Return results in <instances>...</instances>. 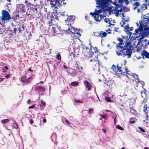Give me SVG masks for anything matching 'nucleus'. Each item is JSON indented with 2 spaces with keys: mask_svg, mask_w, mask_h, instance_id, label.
Instances as JSON below:
<instances>
[{
  "mask_svg": "<svg viewBox=\"0 0 149 149\" xmlns=\"http://www.w3.org/2000/svg\"><path fill=\"white\" fill-rule=\"evenodd\" d=\"M145 22H145L144 21H140L139 22V23H140V25H139V29L140 30L141 32H142V31L143 30V28H144L145 26H146V25L147 24H146L145 25H144V23H144L145 24H146L145 23Z\"/></svg>",
  "mask_w": 149,
  "mask_h": 149,
  "instance_id": "13",
  "label": "nucleus"
},
{
  "mask_svg": "<svg viewBox=\"0 0 149 149\" xmlns=\"http://www.w3.org/2000/svg\"><path fill=\"white\" fill-rule=\"evenodd\" d=\"M45 87L42 86H38L36 87L35 88V90L38 91V93L40 94L41 95L42 94V92L45 90Z\"/></svg>",
  "mask_w": 149,
  "mask_h": 149,
  "instance_id": "10",
  "label": "nucleus"
},
{
  "mask_svg": "<svg viewBox=\"0 0 149 149\" xmlns=\"http://www.w3.org/2000/svg\"><path fill=\"white\" fill-rule=\"evenodd\" d=\"M32 77H29L28 78L26 79V82L28 83H30L32 80Z\"/></svg>",
  "mask_w": 149,
  "mask_h": 149,
  "instance_id": "33",
  "label": "nucleus"
},
{
  "mask_svg": "<svg viewBox=\"0 0 149 149\" xmlns=\"http://www.w3.org/2000/svg\"><path fill=\"white\" fill-rule=\"evenodd\" d=\"M114 30L115 31H117V30L118 29V28L116 27L114 28Z\"/></svg>",
  "mask_w": 149,
  "mask_h": 149,
  "instance_id": "63",
  "label": "nucleus"
},
{
  "mask_svg": "<svg viewBox=\"0 0 149 149\" xmlns=\"http://www.w3.org/2000/svg\"><path fill=\"white\" fill-rule=\"evenodd\" d=\"M95 14H99L100 13L102 12V10L101 9L98 10H97V9H95Z\"/></svg>",
  "mask_w": 149,
  "mask_h": 149,
  "instance_id": "34",
  "label": "nucleus"
},
{
  "mask_svg": "<svg viewBox=\"0 0 149 149\" xmlns=\"http://www.w3.org/2000/svg\"><path fill=\"white\" fill-rule=\"evenodd\" d=\"M129 3V1L127 0H126L125 1V4L126 5H127Z\"/></svg>",
  "mask_w": 149,
  "mask_h": 149,
  "instance_id": "62",
  "label": "nucleus"
},
{
  "mask_svg": "<svg viewBox=\"0 0 149 149\" xmlns=\"http://www.w3.org/2000/svg\"><path fill=\"white\" fill-rule=\"evenodd\" d=\"M99 35H100L101 37H104L107 36V33L105 31L102 32L101 31Z\"/></svg>",
  "mask_w": 149,
  "mask_h": 149,
  "instance_id": "22",
  "label": "nucleus"
},
{
  "mask_svg": "<svg viewBox=\"0 0 149 149\" xmlns=\"http://www.w3.org/2000/svg\"><path fill=\"white\" fill-rule=\"evenodd\" d=\"M63 3V4L64 5H65L66 4V3L65 2V0H62L61 1V3Z\"/></svg>",
  "mask_w": 149,
  "mask_h": 149,
  "instance_id": "51",
  "label": "nucleus"
},
{
  "mask_svg": "<svg viewBox=\"0 0 149 149\" xmlns=\"http://www.w3.org/2000/svg\"><path fill=\"white\" fill-rule=\"evenodd\" d=\"M49 32L50 33L51 35H55V34H58L61 33V29L60 28L58 27V25L54 26H52L51 29H49Z\"/></svg>",
  "mask_w": 149,
  "mask_h": 149,
  "instance_id": "3",
  "label": "nucleus"
},
{
  "mask_svg": "<svg viewBox=\"0 0 149 149\" xmlns=\"http://www.w3.org/2000/svg\"><path fill=\"white\" fill-rule=\"evenodd\" d=\"M75 102L77 103H83V102L81 100H74Z\"/></svg>",
  "mask_w": 149,
  "mask_h": 149,
  "instance_id": "42",
  "label": "nucleus"
},
{
  "mask_svg": "<svg viewBox=\"0 0 149 149\" xmlns=\"http://www.w3.org/2000/svg\"><path fill=\"white\" fill-rule=\"evenodd\" d=\"M71 31L72 33V34L74 35L77 34L78 35V37H79L81 36V34L79 32L77 28H73L71 29Z\"/></svg>",
  "mask_w": 149,
  "mask_h": 149,
  "instance_id": "12",
  "label": "nucleus"
},
{
  "mask_svg": "<svg viewBox=\"0 0 149 149\" xmlns=\"http://www.w3.org/2000/svg\"><path fill=\"white\" fill-rule=\"evenodd\" d=\"M133 29V27H131L129 29V31H132Z\"/></svg>",
  "mask_w": 149,
  "mask_h": 149,
  "instance_id": "64",
  "label": "nucleus"
},
{
  "mask_svg": "<svg viewBox=\"0 0 149 149\" xmlns=\"http://www.w3.org/2000/svg\"><path fill=\"white\" fill-rule=\"evenodd\" d=\"M147 8V5L145 4L141 5L140 6V9L142 10H144Z\"/></svg>",
  "mask_w": 149,
  "mask_h": 149,
  "instance_id": "24",
  "label": "nucleus"
},
{
  "mask_svg": "<svg viewBox=\"0 0 149 149\" xmlns=\"http://www.w3.org/2000/svg\"><path fill=\"white\" fill-rule=\"evenodd\" d=\"M47 1H49L50 2V4L51 5L52 8H54V9L56 8H57V7L56 6L55 4H53L52 0H47Z\"/></svg>",
  "mask_w": 149,
  "mask_h": 149,
  "instance_id": "23",
  "label": "nucleus"
},
{
  "mask_svg": "<svg viewBox=\"0 0 149 149\" xmlns=\"http://www.w3.org/2000/svg\"><path fill=\"white\" fill-rule=\"evenodd\" d=\"M123 44V43L120 42L118 44L117 46L118 51H116V53L118 56L121 55L127 56L128 58H130L132 53V50L124 49V47L121 46Z\"/></svg>",
  "mask_w": 149,
  "mask_h": 149,
  "instance_id": "1",
  "label": "nucleus"
},
{
  "mask_svg": "<svg viewBox=\"0 0 149 149\" xmlns=\"http://www.w3.org/2000/svg\"><path fill=\"white\" fill-rule=\"evenodd\" d=\"M90 15H91L92 17H94V15L95 16V12L93 13H90Z\"/></svg>",
  "mask_w": 149,
  "mask_h": 149,
  "instance_id": "43",
  "label": "nucleus"
},
{
  "mask_svg": "<svg viewBox=\"0 0 149 149\" xmlns=\"http://www.w3.org/2000/svg\"><path fill=\"white\" fill-rule=\"evenodd\" d=\"M139 3L138 2H135L134 4V9H136L137 7L139 5Z\"/></svg>",
  "mask_w": 149,
  "mask_h": 149,
  "instance_id": "27",
  "label": "nucleus"
},
{
  "mask_svg": "<svg viewBox=\"0 0 149 149\" xmlns=\"http://www.w3.org/2000/svg\"><path fill=\"white\" fill-rule=\"evenodd\" d=\"M26 16L29 17L30 18H33L32 17L33 15H32V13L31 14H30L28 12H27L26 13Z\"/></svg>",
  "mask_w": 149,
  "mask_h": 149,
  "instance_id": "36",
  "label": "nucleus"
},
{
  "mask_svg": "<svg viewBox=\"0 0 149 149\" xmlns=\"http://www.w3.org/2000/svg\"><path fill=\"white\" fill-rule=\"evenodd\" d=\"M144 32L146 33L148 36L149 35V27L145 26L143 29Z\"/></svg>",
  "mask_w": 149,
  "mask_h": 149,
  "instance_id": "21",
  "label": "nucleus"
},
{
  "mask_svg": "<svg viewBox=\"0 0 149 149\" xmlns=\"http://www.w3.org/2000/svg\"><path fill=\"white\" fill-rule=\"evenodd\" d=\"M104 21L106 23H107L108 22H110V20L108 18H105L104 19Z\"/></svg>",
  "mask_w": 149,
  "mask_h": 149,
  "instance_id": "46",
  "label": "nucleus"
},
{
  "mask_svg": "<svg viewBox=\"0 0 149 149\" xmlns=\"http://www.w3.org/2000/svg\"><path fill=\"white\" fill-rule=\"evenodd\" d=\"M17 31V29L16 28H14L13 29V31L14 33L15 34L16 33V31Z\"/></svg>",
  "mask_w": 149,
  "mask_h": 149,
  "instance_id": "54",
  "label": "nucleus"
},
{
  "mask_svg": "<svg viewBox=\"0 0 149 149\" xmlns=\"http://www.w3.org/2000/svg\"><path fill=\"white\" fill-rule=\"evenodd\" d=\"M84 83L86 84L85 86L88 88V91H90L91 90V87L92 86L91 84L87 80L84 81Z\"/></svg>",
  "mask_w": 149,
  "mask_h": 149,
  "instance_id": "14",
  "label": "nucleus"
},
{
  "mask_svg": "<svg viewBox=\"0 0 149 149\" xmlns=\"http://www.w3.org/2000/svg\"><path fill=\"white\" fill-rule=\"evenodd\" d=\"M113 118H114V124H116V118L113 117Z\"/></svg>",
  "mask_w": 149,
  "mask_h": 149,
  "instance_id": "60",
  "label": "nucleus"
},
{
  "mask_svg": "<svg viewBox=\"0 0 149 149\" xmlns=\"http://www.w3.org/2000/svg\"><path fill=\"white\" fill-rule=\"evenodd\" d=\"M73 17L71 16H68L67 19L65 20V23L66 25L70 26L73 24Z\"/></svg>",
  "mask_w": 149,
  "mask_h": 149,
  "instance_id": "6",
  "label": "nucleus"
},
{
  "mask_svg": "<svg viewBox=\"0 0 149 149\" xmlns=\"http://www.w3.org/2000/svg\"><path fill=\"white\" fill-rule=\"evenodd\" d=\"M54 4H56V6L57 7V8H58V7L59 8L62 6L61 3H60L59 1L58 0H55V3ZM57 8H56V9Z\"/></svg>",
  "mask_w": 149,
  "mask_h": 149,
  "instance_id": "19",
  "label": "nucleus"
},
{
  "mask_svg": "<svg viewBox=\"0 0 149 149\" xmlns=\"http://www.w3.org/2000/svg\"><path fill=\"white\" fill-rule=\"evenodd\" d=\"M70 85L71 86H77L79 85V84L77 81H74L72 82L70 84Z\"/></svg>",
  "mask_w": 149,
  "mask_h": 149,
  "instance_id": "29",
  "label": "nucleus"
},
{
  "mask_svg": "<svg viewBox=\"0 0 149 149\" xmlns=\"http://www.w3.org/2000/svg\"><path fill=\"white\" fill-rule=\"evenodd\" d=\"M131 44V43L130 42H126L125 45V47L124 48V49H128L129 50H132V49H130L131 48V46L130 45Z\"/></svg>",
  "mask_w": 149,
  "mask_h": 149,
  "instance_id": "16",
  "label": "nucleus"
},
{
  "mask_svg": "<svg viewBox=\"0 0 149 149\" xmlns=\"http://www.w3.org/2000/svg\"><path fill=\"white\" fill-rule=\"evenodd\" d=\"M146 114V118H145V120H148V114L147 113H145Z\"/></svg>",
  "mask_w": 149,
  "mask_h": 149,
  "instance_id": "55",
  "label": "nucleus"
},
{
  "mask_svg": "<svg viewBox=\"0 0 149 149\" xmlns=\"http://www.w3.org/2000/svg\"><path fill=\"white\" fill-rule=\"evenodd\" d=\"M10 74H7L6 75V76H5V77L6 78H9L10 76Z\"/></svg>",
  "mask_w": 149,
  "mask_h": 149,
  "instance_id": "59",
  "label": "nucleus"
},
{
  "mask_svg": "<svg viewBox=\"0 0 149 149\" xmlns=\"http://www.w3.org/2000/svg\"><path fill=\"white\" fill-rule=\"evenodd\" d=\"M50 21L49 22V26L53 25V26H55L57 25V23L55 21V19L53 16V15H50Z\"/></svg>",
  "mask_w": 149,
  "mask_h": 149,
  "instance_id": "5",
  "label": "nucleus"
},
{
  "mask_svg": "<svg viewBox=\"0 0 149 149\" xmlns=\"http://www.w3.org/2000/svg\"><path fill=\"white\" fill-rule=\"evenodd\" d=\"M130 112L131 113H135L136 111V110L133 109L132 107H130Z\"/></svg>",
  "mask_w": 149,
  "mask_h": 149,
  "instance_id": "30",
  "label": "nucleus"
},
{
  "mask_svg": "<svg viewBox=\"0 0 149 149\" xmlns=\"http://www.w3.org/2000/svg\"><path fill=\"white\" fill-rule=\"evenodd\" d=\"M125 28L128 31H129V30L130 29V26L129 24H127L126 26L125 27Z\"/></svg>",
  "mask_w": 149,
  "mask_h": 149,
  "instance_id": "40",
  "label": "nucleus"
},
{
  "mask_svg": "<svg viewBox=\"0 0 149 149\" xmlns=\"http://www.w3.org/2000/svg\"><path fill=\"white\" fill-rule=\"evenodd\" d=\"M148 36V35H147L146 33H145V32H143L141 35V36L139 38V39L140 40H143L145 37H147Z\"/></svg>",
  "mask_w": 149,
  "mask_h": 149,
  "instance_id": "20",
  "label": "nucleus"
},
{
  "mask_svg": "<svg viewBox=\"0 0 149 149\" xmlns=\"http://www.w3.org/2000/svg\"><path fill=\"white\" fill-rule=\"evenodd\" d=\"M88 111H89V113L90 114L92 113H93V110L92 109H91V108H90L88 109Z\"/></svg>",
  "mask_w": 149,
  "mask_h": 149,
  "instance_id": "44",
  "label": "nucleus"
},
{
  "mask_svg": "<svg viewBox=\"0 0 149 149\" xmlns=\"http://www.w3.org/2000/svg\"><path fill=\"white\" fill-rule=\"evenodd\" d=\"M140 31V30L139 29V28H137V29H135V33L136 34H137L138 33L139 31Z\"/></svg>",
  "mask_w": 149,
  "mask_h": 149,
  "instance_id": "47",
  "label": "nucleus"
},
{
  "mask_svg": "<svg viewBox=\"0 0 149 149\" xmlns=\"http://www.w3.org/2000/svg\"><path fill=\"white\" fill-rule=\"evenodd\" d=\"M1 14L2 22H3V21L9 20L11 19V16L9 13L8 11L5 10H2Z\"/></svg>",
  "mask_w": 149,
  "mask_h": 149,
  "instance_id": "2",
  "label": "nucleus"
},
{
  "mask_svg": "<svg viewBox=\"0 0 149 149\" xmlns=\"http://www.w3.org/2000/svg\"><path fill=\"white\" fill-rule=\"evenodd\" d=\"M138 128L141 131V132H145V130H144V129H143L142 128H141L140 127H138Z\"/></svg>",
  "mask_w": 149,
  "mask_h": 149,
  "instance_id": "41",
  "label": "nucleus"
},
{
  "mask_svg": "<svg viewBox=\"0 0 149 149\" xmlns=\"http://www.w3.org/2000/svg\"><path fill=\"white\" fill-rule=\"evenodd\" d=\"M89 45H90V47L89 49V52H88V54H89V56L91 57L93 55L94 53L91 51V50L92 48L93 47L91 44L90 43Z\"/></svg>",
  "mask_w": 149,
  "mask_h": 149,
  "instance_id": "18",
  "label": "nucleus"
},
{
  "mask_svg": "<svg viewBox=\"0 0 149 149\" xmlns=\"http://www.w3.org/2000/svg\"><path fill=\"white\" fill-rule=\"evenodd\" d=\"M41 103L44 105V106L45 107V103L42 100H41Z\"/></svg>",
  "mask_w": 149,
  "mask_h": 149,
  "instance_id": "57",
  "label": "nucleus"
},
{
  "mask_svg": "<svg viewBox=\"0 0 149 149\" xmlns=\"http://www.w3.org/2000/svg\"><path fill=\"white\" fill-rule=\"evenodd\" d=\"M105 100L108 102H111V98L109 97H106Z\"/></svg>",
  "mask_w": 149,
  "mask_h": 149,
  "instance_id": "39",
  "label": "nucleus"
},
{
  "mask_svg": "<svg viewBox=\"0 0 149 149\" xmlns=\"http://www.w3.org/2000/svg\"><path fill=\"white\" fill-rule=\"evenodd\" d=\"M111 69L113 71L116 73V67L115 65L113 64L112 65Z\"/></svg>",
  "mask_w": 149,
  "mask_h": 149,
  "instance_id": "31",
  "label": "nucleus"
},
{
  "mask_svg": "<svg viewBox=\"0 0 149 149\" xmlns=\"http://www.w3.org/2000/svg\"><path fill=\"white\" fill-rule=\"evenodd\" d=\"M32 15H33L32 17L33 18L37 19L40 18V12L37 10L33 12V13H32Z\"/></svg>",
  "mask_w": 149,
  "mask_h": 149,
  "instance_id": "11",
  "label": "nucleus"
},
{
  "mask_svg": "<svg viewBox=\"0 0 149 149\" xmlns=\"http://www.w3.org/2000/svg\"><path fill=\"white\" fill-rule=\"evenodd\" d=\"M98 55L97 54V56H95L94 58H93V60L95 61V66H93L94 69L99 68L100 65L101 64V62L98 59Z\"/></svg>",
  "mask_w": 149,
  "mask_h": 149,
  "instance_id": "4",
  "label": "nucleus"
},
{
  "mask_svg": "<svg viewBox=\"0 0 149 149\" xmlns=\"http://www.w3.org/2000/svg\"><path fill=\"white\" fill-rule=\"evenodd\" d=\"M18 7L20 11L22 13H23L25 10V6L24 5L20 4L18 5Z\"/></svg>",
  "mask_w": 149,
  "mask_h": 149,
  "instance_id": "15",
  "label": "nucleus"
},
{
  "mask_svg": "<svg viewBox=\"0 0 149 149\" xmlns=\"http://www.w3.org/2000/svg\"><path fill=\"white\" fill-rule=\"evenodd\" d=\"M4 78L2 77L0 78V82L2 81H3L4 80Z\"/></svg>",
  "mask_w": 149,
  "mask_h": 149,
  "instance_id": "61",
  "label": "nucleus"
},
{
  "mask_svg": "<svg viewBox=\"0 0 149 149\" xmlns=\"http://www.w3.org/2000/svg\"><path fill=\"white\" fill-rule=\"evenodd\" d=\"M100 116L103 118H105L107 116L106 115L104 114V115H102L100 114Z\"/></svg>",
  "mask_w": 149,
  "mask_h": 149,
  "instance_id": "49",
  "label": "nucleus"
},
{
  "mask_svg": "<svg viewBox=\"0 0 149 149\" xmlns=\"http://www.w3.org/2000/svg\"><path fill=\"white\" fill-rule=\"evenodd\" d=\"M12 127L14 128L17 129L18 127V126L16 123H13V124Z\"/></svg>",
  "mask_w": 149,
  "mask_h": 149,
  "instance_id": "37",
  "label": "nucleus"
},
{
  "mask_svg": "<svg viewBox=\"0 0 149 149\" xmlns=\"http://www.w3.org/2000/svg\"><path fill=\"white\" fill-rule=\"evenodd\" d=\"M122 67L121 66H119L118 65H117L116 66V72H121L122 74H124V73H126L127 74H129L128 73V69L127 68H125V72H123L122 70H121Z\"/></svg>",
  "mask_w": 149,
  "mask_h": 149,
  "instance_id": "8",
  "label": "nucleus"
},
{
  "mask_svg": "<svg viewBox=\"0 0 149 149\" xmlns=\"http://www.w3.org/2000/svg\"><path fill=\"white\" fill-rule=\"evenodd\" d=\"M147 105L146 104H144L143 107V111L145 113H148V110H147Z\"/></svg>",
  "mask_w": 149,
  "mask_h": 149,
  "instance_id": "26",
  "label": "nucleus"
},
{
  "mask_svg": "<svg viewBox=\"0 0 149 149\" xmlns=\"http://www.w3.org/2000/svg\"><path fill=\"white\" fill-rule=\"evenodd\" d=\"M105 16L102 14H95V16L94 17V18L96 22H100L101 20L103 19Z\"/></svg>",
  "mask_w": 149,
  "mask_h": 149,
  "instance_id": "7",
  "label": "nucleus"
},
{
  "mask_svg": "<svg viewBox=\"0 0 149 149\" xmlns=\"http://www.w3.org/2000/svg\"><path fill=\"white\" fill-rule=\"evenodd\" d=\"M118 40L121 43H123V40L121 38H119L118 39Z\"/></svg>",
  "mask_w": 149,
  "mask_h": 149,
  "instance_id": "48",
  "label": "nucleus"
},
{
  "mask_svg": "<svg viewBox=\"0 0 149 149\" xmlns=\"http://www.w3.org/2000/svg\"><path fill=\"white\" fill-rule=\"evenodd\" d=\"M145 19H146L145 21H147L146 22H145V23H146V24H149V18H145Z\"/></svg>",
  "mask_w": 149,
  "mask_h": 149,
  "instance_id": "45",
  "label": "nucleus"
},
{
  "mask_svg": "<svg viewBox=\"0 0 149 149\" xmlns=\"http://www.w3.org/2000/svg\"><path fill=\"white\" fill-rule=\"evenodd\" d=\"M116 128L120 130H123V128L120 125H117L116 126Z\"/></svg>",
  "mask_w": 149,
  "mask_h": 149,
  "instance_id": "38",
  "label": "nucleus"
},
{
  "mask_svg": "<svg viewBox=\"0 0 149 149\" xmlns=\"http://www.w3.org/2000/svg\"><path fill=\"white\" fill-rule=\"evenodd\" d=\"M65 122L67 123L68 125H70V122L67 120L65 119Z\"/></svg>",
  "mask_w": 149,
  "mask_h": 149,
  "instance_id": "52",
  "label": "nucleus"
},
{
  "mask_svg": "<svg viewBox=\"0 0 149 149\" xmlns=\"http://www.w3.org/2000/svg\"><path fill=\"white\" fill-rule=\"evenodd\" d=\"M76 67L78 69H79L80 68V67L79 66L78 64H76L75 65Z\"/></svg>",
  "mask_w": 149,
  "mask_h": 149,
  "instance_id": "50",
  "label": "nucleus"
},
{
  "mask_svg": "<svg viewBox=\"0 0 149 149\" xmlns=\"http://www.w3.org/2000/svg\"><path fill=\"white\" fill-rule=\"evenodd\" d=\"M21 81H22L23 82H26V76H23L21 78Z\"/></svg>",
  "mask_w": 149,
  "mask_h": 149,
  "instance_id": "28",
  "label": "nucleus"
},
{
  "mask_svg": "<svg viewBox=\"0 0 149 149\" xmlns=\"http://www.w3.org/2000/svg\"><path fill=\"white\" fill-rule=\"evenodd\" d=\"M142 55L145 56L146 58H149V53L147 52L146 50H143V51Z\"/></svg>",
  "mask_w": 149,
  "mask_h": 149,
  "instance_id": "17",
  "label": "nucleus"
},
{
  "mask_svg": "<svg viewBox=\"0 0 149 149\" xmlns=\"http://www.w3.org/2000/svg\"><path fill=\"white\" fill-rule=\"evenodd\" d=\"M29 122L31 124H32L34 123L33 120L32 119H31L29 120Z\"/></svg>",
  "mask_w": 149,
  "mask_h": 149,
  "instance_id": "53",
  "label": "nucleus"
},
{
  "mask_svg": "<svg viewBox=\"0 0 149 149\" xmlns=\"http://www.w3.org/2000/svg\"><path fill=\"white\" fill-rule=\"evenodd\" d=\"M35 106V105H33L32 106H30V107H29V109H30L33 108Z\"/></svg>",
  "mask_w": 149,
  "mask_h": 149,
  "instance_id": "56",
  "label": "nucleus"
},
{
  "mask_svg": "<svg viewBox=\"0 0 149 149\" xmlns=\"http://www.w3.org/2000/svg\"><path fill=\"white\" fill-rule=\"evenodd\" d=\"M28 7H29L30 9L33 12L37 10V7L34 4L30 3H28L27 4Z\"/></svg>",
  "mask_w": 149,
  "mask_h": 149,
  "instance_id": "9",
  "label": "nucleus"
},
{
  "mask_svg": "<svg viewBox=\"0 0 149 149\" xmlns=\"http://www.w3.org/2000/svg\"><path fill=\"white\" fill-rule=\"evenodd\" d=\"M135 120L130 121V124H133L135 123Z\"/></svg>",
  "mask_w": 149,
  "mask_h": 149,
  "instance_id": "58",
  "label": "nucleus"
},
{
  "mask_svg": "<svg viewBox=\"0 0 149 149\" xmlns=\"http://www.w3.org/2000/svg\"><path fill=\"white\" fill-rule=\"evenodd\" d=\"M18 31L22 33L24 29V25L22 24V25H19V27L18 28Z\"/></svg>",
  "mask_w": 149,
  "mask_h": 149,
  "instance_id": "25",
  "label": "nucleus"
},
{
  "mask_svg": "<svg viewBox=\"0 0 149 149\" xmlns=\"http://www.w3.org/2000/svg\"><path fill=\"white\" fill-rule=\"evenodd\" d=\"M56 59L58 60H61V55L59 53H58L57 55H56Z\"/></svg>",
  "mask_w": 149,
  "mask_h": 149,
  "instance_id": "35",
  "label": "nucleus"
},
{
  "mask_svg": "<svg viewBox=\"0 0 149 149\" xmlns=\"http://www.w3.org/2000/svg\"><path fill=\"white\" fill-rule=\"evenodd\" d=\"M1 122L4 124H5L7 123H8L9 121V120L8 119H5L1 120Z\"/></svg>",
  "mask_w": 149,
  "mask_h": 149,
  "instance_id": "32",
  "label": "nucleus"
}]
</instances>
